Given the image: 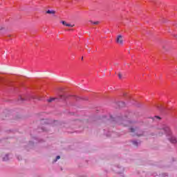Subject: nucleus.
<instances>
[{
    "mask_svg": "<svg viewBox=\"0 0 177 177\" xmlns=\"http://www.w3.org/2000/svg\"><path fill=\"white\" fill-rule=\"evenodd\" d=\"M118 77H119L120 80H121V78H122V75L121 74V73H119L118 74Z\"/></svg>",
    "mask_w": 177,
    "mask_h": 177,
    "instance_id": "9b49d317",
    "label": "nucleus"
},
{
    "mask_svg": "<svg viewBox=\"0 0 177 177\" xmlns=\"http://www.w3.org/2000/svg\"><path fill=\"white\" fill-rule=\"evenodd\" d=\"M9 160V156L6 155L5 157L3 158V161H8Z\"/></svg>",
    "mask_w": 177,
    "mask_h": 177,
    "instance_id": "6e6552de",
    "label": "nucleus"
},
{
    "mask_svg": "<svg viewBox=\"0 0 177 177\" xmlns=\"http://www.w3.org/2000/svg\"><path fill=\"white\" fill-rule=\"evenodd\" d=\"M116 42L118 44V45H124V39L122 38V35H118L116 38Z\"/></svg>",
    "mask_w": 177,
    "mask_h": 177,
    "instance_id": "f03ea898",
    "label": "nucleus"
},
{
    "mask_svg": "<svg viewBox=\"0 0 177 177\" xmlns=\"http://www.w3.org/2000/svg\"><path fill=\"white\" fill-rule=\"evenodd\" d=\"M171 130L169 127H166L165 129H162V132H169Z\"/></svg>",
    "mask_w": 177,
    "mask_h": 177,
    "instance_id": "0eeeda50",
    "label": "nucleus"
},
{
    "mask_svg": "<svg viewBox=\"0 0 177 177\" xmlns=\"http://www.w3.org/2000/svg\"><path fill=\"white\" fill-rule=\"evenodd\" d=\"M57 160H60V156H57L56 160H55V162H56Z\"/></svg>",
    "mask_w": 177,
    "mask_h": 177,
    "instance_id": "f8f14e48",
    "label": "nucleus"
},
{
    "mask_svg": "<svg viewBox=\"0 0 177 177\" xmlns=\"http://www.w3.org/2000/svg\"><path fill=\"white\" fill-rule=\"evenodd\" d=\"M130 132L133 133V136H135V135H136L137 136H142L143 135V131L139 130V129L138 128H136V129L131 128Z\"/></svg>",
    "mask_w": 177,
    "mask_h": 177,
    "instance_id": "f257e3e1",
    "label": "nucleus"
},
{
    "mask_svg": "<svg viewBox=\"0 0 177 177\" xmlns=\"http://www.w3.org/2000/svg\"><path fill=\"white\" fill-rule=\"evenodd\" d=\"M90 23L91 24H95V26L96 25H97V24H99V21H95V22H93V21H90Z\"/></svg>",
    "mask_w": 177,
    "mask_h": 177,
    "instance_id": "9d476101",
    "label": "nucleus"
},
{
    "mask_svg": "<svg viewBox=\"0 0 177 177\" xmlns=\"http://www.w3.org/2000/svg\"><path fill=\"white\" fill-rule=\"evenodd\" d=\"M169 141L171 142V143H173V144H176L177 143V140H176V137H171L170 139H169Z\"/></svg>",
    "mask_w": 177,
    "mask_h": 177,
    "instance_id": "39448f33",
    "label": "nucleus"
},
{
    "mask_svg": "<svg viewBox=\"0 0 177 177\" xmlns=\"http://www.w3.org/2000/svg\"><path fill=\"white\" fill-rule=\"evenodd\" d=\"M155 118H157L158 120H161V118H160V116H155Z\"/></svg>",
    "mask_w": 177,
    "mask_h": 177,
    "instance_id": "4468645a",
    "label": "nucleus"
},
{
    "mask_svg": "<svg viewBox=\"0 0 177 177\" xmlns=\"http://www.w3.org/2000/svg\"><path fill=\"white\" fill-rule=\"evenodd\" d=\"M19 99H20V100H22V101L24 100V99L23 98V97H20Z\"/></svg>",
    "mask_w": 177,
    "mask_h": 177,
    "instance_id": "2eb2a0df",
    "label": "nucleus"
},
{
    "mask_svg": "<svg viewBox=\"0 0 177 177\" xmlns=\"http://www.w3.org/2000/svg\"><path fill=\"white\" fill-rule=\"evenodd\" d=\"M54 100H56V98H50L47 100V102H48V103H52Z\"/></svg>",
    "mask_w": 177,
    "mask_h": 177,
    "instance_id": "1a4fd4ad",
    "label": "nucleus"
},
{
    "mask_svg": "<svg viewBox=\"0 0 177 177\" xmlns=\"http://www.w3.org/2000/svg\"><path fill=\"white\" fill-rule=\"evenodd\" d=\"M61 23L63 24V26H66V27H74V24L73 25H71L70 24H67V22L64 21H61Z\"/></svg>",
    "mask_w": 177,
    "mask_h": 177,
    "instance_id": "7ed1b4c3",
    "label": "nucleus"
},
{
    "mask_svg": "<svg viewBox=\"0 0 177 177\" xmlns=\"http://www.w3.org/2000/svg\"><path fill=\"white\" fill-rule=\"evenodd\" d=\"M8 30V27L5 25H0V31H7Z\"/></svg>",
    "mask_w": 177,
    "mask_h": 177,
    "instance_id": "20e7f679",
    "label": "nucleus"
},
{
    "mask_svg": "<svg viewBox=\"0 0 177 177\" xmlns=\"http://www.w3.org/2000/svg\"><path fill=\"white\" fill-rule=\"evenodd\" d=\"M127 122H124V124H127Z\"/></svg>",
    "mask_w": 177,
    "mask_h": 177,
    "instance_id": "dca6fc26",
    "label": "nucleus"
},
{
    "mask_svg": "<svg viewBox=\"0 0 177 177\" xmlns=\"http://www.w3.org/2000/svg\"><path fill=\"white\" fill-rule=\"evenodd\" d=\"M60 99H63V100H64V99H66V97H64V95H60Z\"/></svg>",
    "mask_w": 177,
    "mask_h": 177,
    "instance_id": "ddd939ff",
    "label": "nucleus"
},
{
    "mask_svg": "<svg viewBox=\"0 0 177 177\" xmlns=\"http://www.w3.org/2000/svg\"><path fill=\"white\" fill-rule=\"evenodd\" d=\"M46 13H47L48 15H55V13H56V11L48 10L46 12Z\"/></svg>",
    "mask_w": 177,
    "mask_h": 177,
    "instance_id": "423d86ee",
    "label": "nucleus"
}]
</instances>
